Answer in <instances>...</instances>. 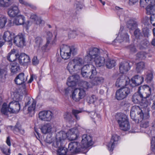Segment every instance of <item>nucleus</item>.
Listing matches in <instances>:
<instances>
[{"label":"nucleus","mask_w":155,"mask_h":155,"mask_svg":"<svg viewBox=\"0 0 155 155\" xmlns=\"http://www.w3.org/2000/svg\"><path fill=\"white\" fill-rule=\"evenodd\" d=\"M144 108H141L139 106H133L130 112V116L132 119L135 121L141 122L140 127L141 128H146L149 126L148 119L150 116L149 111L147 109L146 112H144Z\"/></svg>","instance_id":"1"},{"label":"nucleus","mask_w":155,"mask_h":155,"mask_svg":"<svg viewBox=\"0 0 155 155\" xmlns=\"http://www.w3.org/2000/svg\"><path fill=\"white\" fill-rule=\"evenodd\" d=\"M78 144L76 143L71 142L68 144V149L63 146L58 148L57 153L58 155H71L75 153H78L80 150L77 147ZM55 149H54L55 150Z\"/></svg>","instance_id":"2"},{"label":"nucleus","mask_w":155,"mask_h":155,"mask_svg":"<svg viewBox=\"0 0 155 155\" xmlns=\"http://www.w3.org/2000/svg\"><path fill=\"white\" fill-rule=\"evenodd\" d=\"M23 98L22 95L18 93L14 94V100L10 102L9 104L10 113H17L20 109V102Z\"/></svg>","instance_id":"3"},{"label":"nucleus","mask_w":155,"mask_h":155,"mask_svg":"<svg viewBox=\"0 0 155 155\" xmlns=\"http://www.w3.org/2000/svg\"><path fill=\"white\" fill-rule=\"evenodd\" d=\"M84 63L82 58H75L69 61L67 68L70 73H72L75 71L81 70Z\"/></svg>","instance_id":"4"},{"label":"nucleus","mask_w":155,"mask_h":155,"mask_svg":"<svg viewBox=\"0 0 155 155\" xmlns=\"http://www.w3.org/2000/svg\"><path fill=\"white\" fill-rule=\"evenodd\" d=\"M81 145L79 143L76 142H73L76 143L78 144L77 147L80 150L78 152H82L84 150H86L87 148L91 146L93 144L92 139L91 137L89 135L87 134H84L81 137ZM84 153V152H83Z\"/></svg>","instance_id":"5"},{"label":"nucleus","mask_w":155,"mask_h":155,"mask_svg":"<svg viewBox=\"0 0 155 155\" xmlns=\"http://www.w3.org/2000/svg\"><path fill=\"white\" fill-rule=\"evenodd\" d=\"M116 118L121 130L126 131L130 129V126L126 115L123 114H118L116 116Z\"/></svg>","instance_id":"6"},{"label":"nucleus","mask_w":155,"mask_h":155,"mask_svg":"<svg viewBox=\"0 0 155 155\" xmlns=\"http://www.w3.org/2000/svg\"><path fill=\"white\" fill-rule=\"evenodd\" d=\"M67 133L64 131H61L56 134L55 139L52 144L53 149L57 147H60L64 145L65 140L67 138Z\"/></svg>","instance_id":"7"},{"label":"nucleus","mask_w":155,"mask_h":155,"mask_svg":"<svg viewBox=\"0 0 155 155\" xmlns=\"http://www.w3.org/2000/svg\"><path fill=\"white\" fill-rule=\"evenodd\" d=\"M81 75L84 78L92 79L96 74V68L92 64L86 65L81 68Z\"/></svg>","instance_id":"8"},{"label":"nucleus","mask_w":155,"mask_h":155,"mask_svg":"<svg viewBox=\"0 0 155 155\" xmlns=\"http://www.w3.org/2000/svg\"><path fill=\"white\" fill-rule=\"evenodd\" d=\"M77 49L74 47H71L64 45L60 49V55L62 58L66 60L69 59L72 54L74 55L77 53Z\"/></svg>","instance_id":"9"},{"label":"nucleus","mask_w":155,"mask_h":155,"mask_svg":"<svg viewBox=\"0 0 155 155\" xmlns=\"http://www.w3.org/2000/svg\"><path fill=\"white\" fill-rule=\"evenodd\" d=\"M130 92V89L126 86H124L119 89L116 92L115 97L118 100H120L126 98Z\"/></svg>","instance_id":"10"},{"label":"nucleus","mask_w":155,"mask_h":155,"mask_svg":"<svg viewBox=\"0 0 155 155\" xmlns=\"http://www.w3.org/2000/svg\"><path fill=\"white\" fill-rule=\"evenodd\" d=\"M39 119L42 121L50 122L53 118V114L50 110H42L38 113Z\"/></svg>","instance_id":"11"},{"label":"nucleus","mask_w":155,"mask_h":155,"mask_svg":"<svg viewBox=\"0 0 155 155\" xmlns=\"http://www.w3.org/2000/svg\"><path fill=\"white\" fill-rule=\"evenodd\" d=\"M85 94V91L83 88H77L75 89L72 93V97L74 101H78L84 97Z\"/></svg>","instance_id":"12"},{"label":"nucleus","mask_w":155,"mask_h":155,"mask_svg":"<svg viewBox=\"0 0 155 155\" xmlns=\"http://www.w3.org/2000/svg\"><path fill=\"white\" fill-rule=\"evenodd\" d=\"M132 101L135 104H145L144 107H147L148 106L147 103L146 102V99H144L143 95L139 93V90L137 92L135 93L133 96Z\"/></svg>","instance_id":"13"},{"label":"nucleus","mask_w":155,"mask_h":155,"mask_svg":"<svg viewBox=\"0 0 155 155\" xmlns=\"http://www.w3.org/2000/svg\"><path fill=\"white\" fill-rule=\"evenodd\" d=\"M14 43L18 47H22L25 45V38L22 33H19L15 36L14 39Z\"/></svg>","instance_id":"14"},{"label":"nucleus","mask_w":155,"mask_h":155,"mask_svg":"<svg viewBox=\"0 0 155 155\" xmlns=\"http://www.w3.org/2000/svg\"><path fill=\"white\" fill-rule=\"evenodd\" d=\"M66 133L68 139L71 141L76 139L79 135L78 131L76 128L69 130Z\"/></svg>","instance_id":"15"},{"label":"nucleus","mask_w":155,"mask_h":155,"mask_svg":"<svg viewBox=\"0 0 155 155\" xmlns=\"http://www.w3.org/2000/svg\"><path fill=\"white\" fill-rule=\"evenodd\" d=\"M119 140V136L116 134H113L110 142L107 145L108 149L109 151H112L114 147L117 144Z\"/></svg>","instance_id":"16"},{"label":"nucleus","mask_w":155,"mask_h":155,"mask_svg":"<svg viewBox=\"0 0 155 155\" xmlns=\"http://www.w3.org/2000/svg\"><path fill=\"white\" fill-rule=\"evenodd\" d=\"M122 27H121L120 31L119 33L118 36L116 38L114 41L116 42L117 41L119 42H121L123 41H125L126 42H128L129 41V36L126 33H122L123 29Z\"/></svg>","instance_id":"17"},{"label":"nucleus","mask_w":155,"mask_h":155,"mask_svg":"<svg viewBox=\"0 0 155 155\" xmlns=\"http://www.w3.org/2000/svg\"><path fill=\"white\" fill-rule=\"evenodd\" d=\"M129 82L130 79L128 78L125 75H122L117 79L115 86L118 87L123 85L128 84Z\"/></svg>","instance_id":"18"},{"label":"nucleus","mask_w":155,"mask_h":155,"mask_svg":"<svg viewBox=\"0 0 155 155\" xmlns=\"http://www.w3.org/2000/svg\"><path fill=\"white\" fill-rule=\"evenodd\" d=\"M100 54V51L97 48H91L87 51V56L92 61Z\"/></svg>","instance_id":"19"},{"label":"nucleus","mask_w":155,"mask_h":155,"mask_svg":"<svg viewBox=\"0 0 155 155\" xmlns=\"http://www.w3.org/2000/svg\"><path fill=\"white\" fill-rule=\"evenodd\" d=\"M138 90L139 93L143 95L145 100H146V98L150 96L151 93L150 88L148 86L146 85L140 87H139Z\"/></svg>","instance_id":"20"},{"label":"nucleus","mask_w":155,"mask_h":155,"mask_svg":"<svg viewBox=\"0 0 155 155\" xmlns=\"http://www.w3.org/2000/svg\"><path fill=\"white\" fill-rule=\"evenodd\" d=\"M20 12L18 6L13 5L8 8V14L10 17L14 18L17 16Z\"/></svg>","instance_id":"21"},{"label":"nucleus","mask_w":155,"mask_h":155,"mask_svg":"<svg viewBox=\"0 0 155 155\" xmlns=\"http://www.w3.org/2000/svg\"><path fill=\"white\" fill-rule=\"evenodd\" d=\"M36 102L33 99H30L26 104L25 107L28 106V113L34 114L36 108Z\"/></svg>","instance_id":"22"},{"label":"nucleus","mask_w":155,"mask_h":155,"mask_svg":"<svg viewBox=\"0 0 155 155\" xmlns=\"http://www.w3.org/2000/svg\"><path fill=\"white\" fill-rule=\"evenodd\" d=\"M52 128V125L51 123H45L41 125L40 129L43 134H46L50 133Z\"/></svg>","instance_id":"23"},{"label":"nucleus","mask_w":155,"mask_h":155,"mask_svg":"<svg viewBox=\"0 0 155 155\" xmlns=\"http://www.w3.org/2000/svg\"><path fill=\"white\" fill-rule=\"evenodd\" d=\"M144 78L142 76L137 75L130 80V83H131L132 86L134 87L141 84L143 81Z\"/></svg>","instance_id":"24"},{"label":"nucleus","mask_w":155,"mask_h":155,"mask_svg":"<svg viewBox=\"0 0 155 155\" xmlns=\"http://www.w3.org/2000/svg\"><path fill=\"white\" fill-rule=\"evenodd\" d=\"M18 57V62L21 65H25L30 61L29 57L25 53L21 54Z\"/></svg>","instance_id":"25"},{"label":"nucleus","mask_w":155,"mask_h":155,"mask_svg":"<svg viewBox=\"0 0 155 155\" xmlns=\"http://www.w3.org/2000/svg\"><path fill=\"white\" fill-rule=\"evenodd\" d=\"M78 78L79 77L78 75H72L69 77L67 80V85L69 87L75 86L78 81Z\"/></svg>","instance_id":"26"},{"label":"nucleus","mask_w":155,"mask_h":155,"mask_svg":"<svg viewBox=\"0 0 155 155\" xmlns=\"http://www.w3.org/2000/svg\"><path fill=\"white\" fill-rule=\"evenodd\" d=\"M97 67H101L104 65L105 63V59L100 54L96 57L93 60Z\"/></svg>","instance_id":"27"},{"label":"nucleus","mask_w":155,"mask_h":155,"mask_svg":"<svg viewBox=\"0 0 155 155\" xmlns=\"http://www.w3.org/2000/svg\"><path fill=\"white\" fill-rule=\"evenodd\" d=\"M130 69L129 63L124 61L121 63L119 66V70L120 72L123 74H126Z\"/></svg>","instance_id":"28"},{"label":"nucleus","mask_w":155,"mask_h":155,"mask_svg":"<svg viewBox=\"0 0 155 155\" xmlns=\"http://www.w3.org/2000/svg\"><path fill=\"white\" fill-rule=\"evenodd\" d=\"M25 21V17L22 15H20L16 16L13 21L14 24L17 25L23 24Z\"/></svg>","instance_id":"29"},{"label":"nucleus","mask_w":155,"mask_h":155,"mask_svg":"<svg viewBox=\"0 0 155 155\" xmlns=\"http://www.w3.org/2000/svg\"><path fill=\"white\" fill-rule=\"evenodd\" d=\"M19 54L16 53V50L14 49H12L7 56L8 60L10 61H15L18 56Z\"/></svg>","instance_id":"30"},{"label":"nucleus","mask_w":155,"mask_h":155,"mask_svg":"<svg viewBox=\"0 0 155 155\" xmlns=\"http://www.w3.org/2000/svg\"><path fill=\"white\" fill-rule=\"evenodd\" d=\"M27 80V78L24 77V74L21 73L18 75L15 80V83L18 85H20L25 82Z\"/></svg>","instance_id":"31"},{"label":"nucleus","mask_w":155,"mask_h":155,"mask_svg":"<svg viewBox=\"0 0 155 155\" xmlns=\"http://www.w3.org/2000/svg\"><path fill=\"white\" fill-rule=\"evenodd\" d=\"M146 13L147 15H152L155 14V4H153L148 5L146 8Z\"/></svg>","instance_id":"32"},{"label":"nucleus","mask_w":155,"mask_h":155,"mask_svg":"<svg viewBox=\"0 0 155 155\" xmlns=\"http://www.w3.org/2000/svg\"><path fill=\"white\" fill-rule=\"evenodd\" d=\"M14 37L13 34L11 33L9 31H7L5 32L3 36V38L5 41L10 42Z\"/></svg>","instance_id":"33"},{"label":"nucleus","mask_w":155,"mask_h":155,"mask_svg":"<svg viewBox=\"0 0 155 155\" xmlns=\"http://www.w3.org/2000/svg\"><path fill=\"white\" fill-rule=\"evenodd\" d=\"M93 78V79L91 82L93 86L101 84L104 81V79L102 77H95Z\"/></svg>","instance_id":"34"},{"label":"nucleus","mask_w":155,"mask_h":155,"mask_svg":"<svg viewBox=\"0 0 155 155\" xmlns=\"http://www.w3.org/2000/svg\"><path fill=\"white\" fill-rule=\"evenodd\" d=\"M127 28L130 30H133L136 28L137 26V22L133 19L129 20L127 23Z\"/></svg>","instance_id":"35"},{"label":"nucleus","mask_w":155,"mask_h":155,"mask_svg":"<svg viewBox=\"0 0 155 155\" xmlns=\"http://www.w3.org/2000/svg\"><path fill=\"white\" fill-rule=\"evenodd\" d=\"M89 115L91 118L94 120L95 123L96 121L100 120H101L100 115L96 113L95 112H91L89 113Z\"/></svg>","instance_id":"36"},{"label":"nucleus","mask_w":155,"mask_h":155,"mask_svg":"<svg viewBox=\"0 0 155 155\" xmlns=\"http://www.w3.org/2000/svg\"><path fill=\"white\" fill-rule=\"evenodd\" d=\"M155 2V0H140V4L141 7H144L153 4Z\"/></svg>","instance_id":"37"},{"label":"nucleus","mask_w":155,"mask_h":155,"mask_svg":"<svg viewBox=\"0 0 155 155\" xmlns=\"http://www.w3.org/2000/svg\"><path fill=\"white\" fill-rule=\"evenodd\" d=\"M7 18L5 15H0V28L4 27L7 22Z\"/></svg>","instance_id":"38"},{"label":"nucleus","mask_w":155,"mask_h":155,"mask_svg":"<svg viewBox=\"0 0 155 155\" xmlns=\"http://www.w3.org/2000/svg\"><path fill=\"white\" fill-rule=\"evenodd\" d=\"M145 68L144 63L143 62H140L137 64L136 71L137 73H140L143 71Z\"/></svg>","instance_id":"39"},{"label":"nucleus","mask_w":155,"mask_h":155,"mask_svg":"<svg viewBox=\"0 0 155 155\" xmlns=\"http://www.w3.org/2000/svg\"><path fill=\"white\" fill-rule=\"evenodd\" d=\"M64 119L67 121L69 122H73L74 119L71 113L67 112L64 113Z\"/></svg>","instance_id":"40"},{"label":"nucleus","mask_w":155,"mask_h":155,"mask_svg":"<svg viewBox=\"0 0 155 155\" xmlns=\"http://www.w3.org/2000/svg\"><path fill=\"white\" fill-rule=\"evenodd\" d=\"M9 105H8L6 103H4L2 105L1 109V112L3 114L7 115L8 112H10L9 110Z\"/></svg>","instance_id":"41"},{"label":"nucleus","mask_w":155,"mask_h":155,"mask_svg":"<svg viewBox=\"0 0 155 155\" xmlns=\"http://www.w3.org/2000/svg\"><path fill=\"white\" fill-rule=\"evenodd\" d=\"M106 66L108 68H111L115 66V61L113 60L108 59L106 62Z\"/></svg>","instance_id":"42"},{"label":"nucleus","mask_w":155,"mask_h":155,"mask_svg":"<svg viewBox=\"0 0 155 155\" xmlns=\"http://www.w3.org/2000/svg\"><path fill=\"white\" fill-rule=\"evenodd\" d=\"M14 132H19L21 134H23L24 133V130L23 129H22L21 125L18 124L15 126V127L14 129Z\"/></svg>","instance_id":"43"},{"label":"nucleus","mask_w":155,"mask_h":155,"mask_svg":"<svg viewBox=\"0 0 155 155\" xmlns=\"http://www.w3.org/2000/svg\"><path fill=\"white\" fill-rule=\"evenodd\" d=\"M12 0H0V6L3 7L8 6L11 3Z\"/></svg>","instance_id":"44"},{"label":"nucleus","mask_w":155,"mask_h":155,"mask_svg":"<svg viewBox=\"0 0 155 155\" xmlns=\"http://www.w3.org/2000/svg\"><path fill=\"white\" fill-rule=\"evenodd\" d=\"M7 71L6 69L0 68V81L6 78Z\"/></svg>","instance_id":"45"},{"label":"nucleus","mask_w":155,"mask_h":155,"mask_svg":"<svg viewBox=\"0 0 155 155\" xmlns=\"http://www.w3.org/2000/svg\"><path fill=\"white\" fill-rule=\"evenodd\" d=\"M50 41L48 40L46 43L41 47V50L43 52H47L49 51V49L48 48L50 46Z\"/></svg>","instance_id":"46"},{"label":"nucleus","mask_w":155,"mask_h":155,"mask_svg":"<svg viewBox=\"0 0 155 155\" xmlns=\"http://www.w3.org/2000/svg\"><path fill=\"white\" fill-rule=\"evenodd\" d=\"M43 42V40L40 37H37L35 38V42L36 45L38 47H39L41 45Z\"/></svg>","instance_id":"47"},{"label":"nucleus","mask_w":155,"mask_h":155,"mask_svg":"<svg viewBox=\"0 0 155 155\" xmlns=\"http://www.w3.org/2000/svg\"><path fill=\"white\" fill-rule=\"evenodd\" d=\"M11 69L12 72L15 73L19 69L18 65L17 64L12 63Z\"/></svg>","instance_id":"48"},{"label":"nucleus","mask_w":155,"mask_h":155,"mask_svg":"<svg viewBox=\"0 0 155 155\" xmlns=\"http://www.w3.org/2000/svg\"><path fill=\"white\" fill-rule=\"evenodd\" d=\"M81 112V110L73 109L72 110V114L74 116L76 119L77 120H79L80 119V117L78 115V114Z\"/></svg>","instance_id":"49"},{"label":"nucleus","mask_w":155,"mask_h":155,"mask_svg":"<svg viewBox=\"0 0 155 155\" xmlns=\"http://www.w3.org/2000/svg\"><path fill=\"white\" fill-rule=\"evenodd\" d=\"M146 53L144 52H140L137 54V57L138 59H144L146 58Z\"/></svg>","instance_id":"50"},{"label":"nucleus","mask_w":155,"mask_h":155,"mask_svg":"<svg viewBox=\"0 0 155 155\" xmlns=\"http://www.w3.org/2000/svg\"><path fill=\"white\" fill-rule=\"evenodd\" d=\"M153 78V75L151 72H149L147 73L146 75L145 80L147 81L148 82H150Z\"/></svg>","instance_id":"51"},{"label":"nucleus","mask_w":155,"mask_h":155,"mask_svg":"<svg viewBox=\"0 0 155 155\" xmlns=\"http://www.w3.org/2000/svg\"><path fill=\"white\" fill-rule=\"evenodd\" d=\"M97 98L95 96L93 95L91 97H89L87 98V101L88 102L91 104L94 103L96 101Z\"/></svg>","instance_id":"52"},{"label":"nucleus","mask_w":155,"mask_h":155,"mask_svg":"<svg viewBox=\"0 0 155 155\" xmlns=\"http://www.w3.org/2000/svg\"><path fill=\"white\" fill-rule=\"evenodd\" d=\"M68 35L69 37L71 38H74L77 35L75 31L68 30Z\"/></svg>","instance_id":"53"},{"label":"nucleus","mask_w":155,"mask_h":155,"mask_svg":"<svg viewBox=\"0 0 155 155\" xmlns=\"http://www.w3.org/2000/svg\"><path fill=\"white\" fill-rule=\"evenodd\" d=\"M149 134H150L152 136H155V120L152 123L151 130Z\"/></svg>","instance_id":"54"},{"label":"nucleus","mask_w":155,"mask_h":155,"mask_svg":"<svg viewBox=\"0 0 155 155\" xmlns=\"http://www.w3.org/2000/svg\"><path fill=\"white\" fill-rule=\"evenodd\" d=\"M151 144V148L153 152H155V136H152Z\"/></svg>","instance_id":"55"},{"label":"nucleus","mask_w":155,"mask_h":155,"mask_svg":"<svg viewBox=\"0 0 155 155\" xmlns=\"http://www.w3.org/2000/svg\"><path fill=\"white\" fill-rule=\"evenodd\" d=\"M134 34L137 39H140L142 37L140 32V30L138 29H136L135 30L134 32Z\"/></svg>","instance_id":"56"},{"label":"nucleus","mask_w":155,"mask_h":155,"mask_svg":"<svg viewBox=\"0 0 155 155\" xmlns=\"http://www.w3.org/2000/svg\"><path fill=\"white\" fill-rule=\"evenodd\" d=\"M128 49L129 50L130 53L131 54L134 53L137 51V50L135 46L133 45L129 46L128 47Z\"/></svg>","instance_id":"57"},{"label":"nucleus","mask_w":155,"mask_h":155,"mask_svg":"<svg viewBox=\"0 0 155 155\" xmlns=\"http://www.w3.org/2000/svg\"><path fill=\"white\" fill-rule=\"evenodd\" d=\"M82 85L83 88L84 89L91 88L93 86L91 84H90L87 82L85 81H84L82 82Z\"/></svg>","instance_id":"58"},{"label":"nucleus","mask_w":155,"mask_h":155,"mask_svg":"<svg viewBox=\"0 0 155 155\" xmlns=\"http://www.w3.org/2000/svg\"><path fill=\"white\" fill-rule=\"evenodd\" d=\"M143 32L145 37H148L149 33V30L148 28H143Z\"/></svg>","instance_id":"59"},{"label":"nucleus","mask_w":155,"mask_h":155,"mask_svg":"<svg viewBox=\"0 0 155 155\" xmlns=\"http://www.w3.org/2000/svg\"><path fill=\"white\" fill-rule=\"evenodd\" d=\"M150 21L153 25L155 26V14L151 15L150 17Z\"/></svg>","instance_id":"60"},{"label":"nucleus","mask_w":155,"mask_h":155,"mask_svg":"<svg viewBox=\"0 0 155 155\" xmlns=\"http://www.w3.org/2000/svg\"><path fill=\"white\" fill-rule=\"evenodd\" d=\"M32 64L33 65H36L39 62V61L36 56H34L32 60Z\"/></svg>","instance_id":"61"},{"label":"nucleus","mask_w":155,"mask_h":155,"mask_svg":"<svg viewBox=\"0 0 155 155\" xmlns=\"http://www.w3.org/2000/svg\"><path fill=\"white\" fill-rule=\"evenodd\" d=\"M47 41L48 40L50 41V40L52 37V34L51 32L50 31L47 32Z\"/></svg>","instance_id":"62"},{"label":"nucleus","mask_w":155,"mask_h":155,"mask_svg":"<svg viewBox=\"0 0 155 155\" xmlns=\"http://www.w3.org/2000/svg\"><path fill=\"white\" fill-rule=\"evenodd\" d=\"M38 17L36 14L32 13L31 14L30 18L34 21H36Z\"/></svg>","instance_id":"63"},{"label":"nucleus","mask_w":155,"mask_h":155,"mask_svg":"<svg viewBox=\"0 0 155 155\" xmlns=\"http://www.w3.org/2000/svg\"><path fill=\"white\" fill-rule=\"evenodd\" d=\"M83 5L81 2H78L76 3V8L78 10L81 9L83 8Z\"/></svg>","instance_id":"64"}]
</instances>
